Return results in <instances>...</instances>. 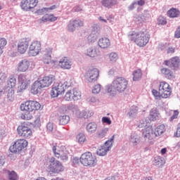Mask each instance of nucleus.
<instances>
[{"label": "nucleus", "mask_w": 180, "mask_h": 180, "mask_svg": "<svg viewBox=\"0 0 180 180\" xmlns=\"http://www.w3.org/2000/svg\"><path fill=\"white\" fill-rule=\"evenodd\" d=\"M129 81L124 77H117L112 82L105 87V92L110 96H115L116 93L123 94L127 89Z\"/></svg>", "instance_id": "1"}, {"label": "nucleus", "mask_w": 180, "mask_h": 180, "mask_svg": "<svg viewBox=\"0 0 180 180\" xmlns=\"http://www.w3.org/2000/svg\"><path fill=\"white\" fill-rule=\"evenodd\" d=\"M20 109L22 112L28 113L22 115L21 119L23 120H32L33 115L30 114V112H33V110H40L41 109V105L37 101H29L22 103L20 106Z\"/></svg>", "instance_id": "2"}, {"label": "nucleus", "mask_w": 180, "mask_h": 180, "mask_svg": "<svg viewBox=\"0 0 180 180\" xmlns=\"http://www.w3.org/2000/svg\"><path fill=\"white\" fill-rule=\"evenodd\" d=\"M128 37L129 40L136 43L139 47L147 46V44L150 41V34L144 32H130Z\"/></svg>", "instance_id": "3"}, {"label": "nucleus", "mask_w": 180, "mask_h": 180, "mask_svg": "<svg viewBox=\"0 0 180 180\" xmlns=\"http://www.w3.org/2000/svg\"><path fill=\"white\" fill-rule=\"evenodd\" d=\"M80 164L84 167H89V168H94L96 167L98 164V160L96 157L92 155L91 152H86L83 153L80 157Z\"/></svg>", "instance_id": "4"}, {"label": "nucleus", "mask_w": 180, "mask_h": 180, "mask_svg": "<svg viewBox=\"0 0 180 180\" xmlns=\"http://www.w3.org/2000/svg\"><path fill=\"white\" fill-rule=\"evenodd\" d=\"M70 88V83L68 82H60L56 83L51 91V96L52 98H57L59 95L64 94L65 89Z\"/></svg>", "instance_id": "5"}, {"label": "nucleus", "mask_w": 180, "mask_h": 180, "mask_svg": "<svg viewBox=\"0 0 180 180\" xmlns=\"http://www.w3.org/2000/svg\"><path fill=\"white\" fill-rule=\"evenodd\" d=\"M48 163V169L51 172H53V174H59V172L64 171V166H63L61 162L56 160L54 157L49 158Z\"/></svg>", "instance_id": "6"}, {"label": "nucleus", "mask_w": 180, "mask_h": 180, "mask_svg": "<svg viewBox=\"0 0 180 180\" xmlns=\"http://www.w3.org/2000/svg\"><path fill=\"white\" fill-rule=\"evenodd\" d=\"M114 140H115V135L111 136L110 139L105 141V143L103 146H100L96 150L97 155H99L100 157H105V155L108 154V152L110 151V150L112 149Z\"/></svg>", "instance_id": "7"}, {"label": "nucleus", "mask_w": 180, "mask_h": 180, "mask_svg": "<svg viewBox=\"0 0 180 180\" xmlns=\"http://www.w3.org/2000/svg\"><path fill=\"white\" fill-rule=\"evenodd\" d=\"M81 91H79V89H77V88H74L72 90H68L65 96H64V99L65 101H79V99H81Z\"/></svg>", "instance_id": "8"}, {"label": "nucleus", "mask_w": 180, "mask_h": 180, "mask_svg": "<svg viewBox=\"0 0 180 180\" xmlns=\"http://www.w3.org/2000/svg\"><path fill=\"white\" fill-rule=\"evenodd\" d=\"M26 147H27V141L26 139H18L13 145L10 146L9 150L11 153H19Z\"/></svg>", "instance_id": "9"}, {"label": "nucleus", "mask_w": 180, "mask_h": 180, "mask_svg": "<svg viewBox=\"0 0 180 180\" xmlns=\"http://www.w3.org/2000/svg\"><path fill=\"white\" fill-rule=\"evenodd\" d=\"M18 89L17 92H23V91L27 89V86L30 85V80L26 77V75L21 74L18 78Z\"/></svg>", "instance_id": "10"}, {"label": "nucleus", "mask_w": 180, "mask_h": 180, "mask_svg": "<svg viewBox=\"0 0 180 180\" xmlns=\"http://www.w3.org/2000/svg\"><path fill=\"white\" fill-rule=\"evenodd\" d=\"M41 50V44L39 41H34L29 46L28 54L30 57H36Z\"/></svg>", "instance_id": "11"}, {"label": "nucleus", "mask_w": 180, "mask_h": 180, "mask_svg": "<svg viewBox=\"0 0 180 180\" xmlns=\"http://www.w3.org/2000/svg\"><path fill=\"white\" fill-rule=\"evenodd\" d=\"M160 94H162V98L167 99L171 96V87L169 84L165 82H160L159 85Z\"/></svg>", "instance_id": "12"}, {"label": "nucleus", "mask_w": 180, "mask_h": 180, "mask_svg": "<svg viewBox=\"0 0 180 180\" xmlns=\"http://www.w3.org/2000/svg\"><path fill=\"white\" fill-rule=\"evenodd\" d=\"M17 131L18 134L19 136H21V137H25V139H30V137H32V129L29 127L25 125V124L18 126Z\"/></svg>", "instance_id": "13"}, {"label": "nucleus", "mask_w": 180, "mask_h": 180, "mask_svg": "<svg viewBox=\"0 0 180 180\" xmlns=\"http://www.w3.org/2000/svg\"><path fill=\"white\" fill-rule=\"evenodd\" d=\"M142 137L146 141H148L149 143H151V140L155 138L152 126L142 129Z\"/></svg>", "instance_id": "14"}, {"label": "nucleus", "mask_w": 180, "mask_h": 180, "mask_svg": "<svg viewBox=\"0 0 180 180\" xmlns=\"http://www.w3.org/2000/svg\"><path fill=\"white\" fill-rule=\"evenodd\" d=\"M99 77V70L97 68L89 70L85 75V78L89 82H96Z\"/></svg>", "instance_id": "15"}, {"label": "nucleus", "mask_w": 180, "mask_h": 180, "mask_svg": "<svg viewBox=\"0 0 180 180\" xmlns=\"http://www.w3.org/2000/svg\"><path fill=\"white\" fill-rule=\"evenodd\" d=\"M37 6V0H22L20 3V7L22 11H30Z\"/></svg>", "instance_id": "16"}, {"label": "nucleus", "mask_w": 180, "mask_h": 180, "mask_svg": "<svg viewBox=\"0 0 180 180\" xmlns=\"http://www.w3.org/2000/svg\"><path fill=\"white\" fill-rule=\"evenodd\" d=\"M13 47H15L20 54H25V51L29 49V41L25 39H21L18 41L17 46L14 45Z\"/></svg>", "instance_id": "17"}, {"label": "nucleus", "mask_w": 180, "mask_h": 180, "mask_svg": "<svg viewBox=\"0 0 180 180\" xmlns=\"http://www.w3.org/2000/svg\"><path fill=\"white\" fill-rule=\"evenodd\" d=\"M52 150L56 158H60L62 161H67V160H68V152H67V150H58V146H53Z\"/></svg>", "instance_id": "18"}, {"label": "nucleus", "mask_w": 180, "mask_h": 180, "mask_svg": "<svg viewBox=\"0 0 180 180\" xmlns=\"http://www.w3.org/2000/svg\"><path fill=\"white\" fill-rule=\"evenodd\" d=\"M84 26V21L80 20H75L69 22L67 26L68 32H75L77 27H82Z\"/></svg>", "instance_id": "19"}, {"label": "nucleus", "mask_w": 180, "mask_h": 180, "mask_svg": "<svg viewBox=\"0 0 180 180\" xmlns=\"http://www.w3.org/2000/svg\"><path fill=\"white\" fill-rule=\"evenodd\" d=\"M30 67V61L27 59L21 60L17 65V71L18 72H26Z\"/></svg>", "instance_id": "20"}, {"label": "nucleus", "mask_w": 180, "mask_h": 180, "mask_svg": "<svg viewBox=\"0 0 180 180\" xmlns=\"http://www.w3.org/2000/svg\"><path fill=\"white\" fill-rule=\"evenodd\" d=\"M51 53H53V49L48 48L44 52L43 61L44 64H50L53 63V64H58L57 60H51Z\"/></svg>", "instance_id": "21"}, {"label": "nucleus", "mask_w": 180, "mask_h": 180, "mask_svg": "<svg viewBox=\"0 0 180 180\" xmlns=\"http://www.w3.org/2000/svg\"><path fill=\"white\" fill-rule=\"evenodd\" d=\"M129 144L132 146V147H136V146L140 144V141H141V137L140 134L133 132L131 134L129 138Z\"/></svg>", "instance_id": "22"}, {"label": "nucleus", "mask_w": 180, "mask_h": 180, "mask_svg": "<svg viewBox=\"0 0 180 180\" xmlns=\"http://www.w3.org/2000/svg\"><path fill=\"white\" fill-rule=\"evenodd\" d=\"M58 63L59 67L63 70H71V68L72 67V62L65 57L62 58Z\"/></svg>", "instance_id": "23"}, {"label": "nucleus", "mask_w": 180, "mask_h": 180, "mask_svg": "<svg viewBox=\"0 0 180 180\" xmlns=\"http://www.w3.org/2000/svg\"><path fill=\"white\" fill-rule=\"evenodd\" d=\"M54 79H55L54 76L50 75V76L44 77L42 79H40L39 82L42 85V88H47L53 84V82H54Z\"/></svg>", "instance_id": "24"}, {"label": "nucleus", "mask_w": 180, "mask_h": 180, "mask_svg": "<svg viewBox=\"0 0 180 180\" xmlns=\"http://www.w3.org/2000/svg\"><path fill=\"white\" fill-rule=\"evenodd\" d=\"M43 86L41 85V83H40L39 80L35 81L32 87H31V94H33V95H37V94H39V92H41V89H43Z\"/></svg>", "instance_id": "25"}, {"label": "nucleus", "mask_w": 180, "mask_h": 180, "mask_svg": "<svg viewBox=\"0 0 180 180\" xmlns=\"http://www.w3.org/2000/svg\"><path fill=\"white\" fill-rule=\"evenodd\" d=\"M165 64L171 68H178L179 66V58L178 56L172 58L169 60H165Z\"/></svg>", "instance_id": "26"}, {"label": "nucleus", "mask_w": 180, "mask_h": 180, "mask_svg": "<svg viewBox=\"0 0 180 180\" xmlns=\"http://www.w3.org/2000/svg\"><path fill=\"white\" fill-rule=\"evenodd\" d=\"M98 44L101 49H109L110 47V39L108 37L100 38Z\"/></svg>", "instance_id": "27"}, {"label": "nucleus", "mask_w": 180, "mask_h": 180, "mask_svg": "<svg viewBox=\"0 0 180 180\" xmlns=\"http://www.w3.org/2000/svg\"><path fill=\"white\" fill-rule=\"evenodd\" d=\"M99 54H101L99 49L95 47L89 48L85 52V55L88 57H98Z\"/></svg>", "instance_id": "28"}, {"label": "nucleus", "mask_w": 180, "mask_h": 180, "mask_svg": "<svg viewBox=\"0 0 180 180\" xmlns=\"http://www.w3.org/2000/svg\"><path fill=\"white\" fill-rule=\"evenodd\" d=\"M86 130L89 134H94L98 130V124L96 122H89L86 127Z\"/></svg>", "instance_id": "29"}, {"label": "nucleus", "mask_w": 180, "mask_h": 180, "mask_svg": "<svg viewBox=\"0 0 180 180\" xmlns=\"http://www.w3.org/2000/svg\"><path fill=\"white\" fill-rule=\"evenodd\" d=\"M101 5H103L104 8L110 9V8L115 6V5H117V0H102Z\"/></svg>", "instance_id": "30"}, {"label": "nucleus", "mask_w": 180, "mask_h": 180, "mask_svg": "<svg viewBox=\"0 0 180 180\" xmlns=\"http://www.w3.org/2000/svg\"><path fill=\"white\" fill-rule=\"evenodd\" d=\"M136 126L139 129H147V127H151V124H150V120L145 119L139 121Z\"/></svg>", "instance_id": "31"}, {"label": "nucleus", "mask_w": 180, "mask_h": 180, "mask_svg": "<svg viewBox=\"0 0 180 180\" xmlns=\"http://www.w3.org/2000/svg\"><path fill=\"white\" fill-rule=\"evenodd\" d=\"M160 117V112H158V110L157 108H153L150 111V119L153 122H155V120H157Z\"/></svg>", "instance_id": "32"}, {"label": "nucleus", "mask_w": 180, "mask_h": 180, "mask_svg": "<svg viewBox=\"0 0 180 180\" xmlns=\"http://www.w3.org/2000/svg\"><path fill=\"white\" fill-rule=\"evenodd\" d=\"M165 131V125L160 124L158 126L154 131L155 137H158V136H161Z\"/></svg>", "instance_id": "33"}, {"label": "nucleus", "mask_w": 180, "mask_h": 180, "mask_svg": "<svg viewBox=\"0 0 180 180\" xmlns=\"http://www.w3.org/2000/svg\"><path fill=\"white\" fill-rule=\"evenodd\" d=\"M164 164H165V160H164L163 158H161L160 156H157L153 160V165H155V167H162Z\"/></svg>", "instance_id": "34"}, {"label": "nucleus", "mask_w": 180, "mask_h": 180, "mask_svg": "<svg viewBox=\"0 0 180 180\" xmlns=\"http://www.w3.org/2000/svg\"><path fill=\"white\" fill-rule=\"evenodd\" d=\"M41 22H56L57 20V17H55L54 15L46 14L41 18Z\"/></svg>", "instance_id": "35"}, {"label": "nucleus", "mask_w": 180, "mask_h": 180, "mask_svg": "<svg viewBox=\"0 0 180 180\" xmlns=\"http://www.w3.org/2000/svg\"><path fill=\"white\" fill-rule=\"evenodd\" d=\"M15 86H16V78L15 77V75H11L8 77L7 88H11V89H13Z\"/></svg>", "instance_id": "36"}, {"label": "nucleus", "mask_w": 180, "mask_h": 180, "mask_svg": "<svg viewBox=\"0 0 180 180\" xmlns=\"http://www.w3.org/2000/svg\"><path fill=\"white\" fill-rule=\"evenodd\" d=\"M167 15L169 18H179L180 11L176 8H171L167 11Z\"/></svg>", "instance_id": "37"}, {"label": "nucleus", "mask_w": 180, "mask_h": 180, "mask_svg": "<svg viewBox=\"0 0 180 180\" xmlns=\"http://www.w3.org/2000/svg\"><path fill=\"white\" fill-rule=\"evenodd\" d=\"M4 89L6 92H8L7 99L12 102V101H13V98H15V91L13 90V89H11L9 87H6Z\"/></svg>", "instance_id": "38"}, {"label": "nucleus", "mask_w": 180, "mask_h": 180, "mask_svg": "<svg viewBox=\"0 0 180 180\" xmlns=\"http://www.w3.org/2000/svg\"><path fill=\"white\" fill-rule=\"evenodd\" d=\"M161 72L166 78H167V79H172V78H174V74L168 68L162 69Z\"/></svg>", "instance_id": "39"}, {"label": "nucleus", "mask_w": 180, "mask_h": 180, "mask_svg": "<svg viewBox=\"0 0 180 180\" xmlns=\"http://www.w3.org/2000/svg\"><path fill=\"white\" fill-rule=\"evenodd\" d=\"M133 81H139L141 79V77H143V73L141 72V70L138 69L133 72Z\"/></svg>", "instance_id": "40"}, {"label": "nucleus", "mask_w": 180, "mask_h": 180, "mask_svg": "<svg viewBox=\"0 0 180 180\" xmlns=\"http://www.w3.org/2000/svg\"><path fill=\"white\" fill-rule=\"evenodd\" d=\"M137 112H139L137 107L133 106L128 112L127 115L130 119H133L137 116Z\"/></svg>", "instance_id": "41"}, {"label": "nucleus", "mask_w": 180, "mask_h": 180, "mask_svg": "<svg viewBox=\"0 0 180 180\" xmlns=\"http://www.w3.org/2000/svg\"><path fill=\"white\" fill-rule=\"evenodd\" d=\"M60 124L64 126L65 124H68L70 123V116L68 115H60L58 118Z\"/></svg>", "instance_id": "42"}, {"label": "nucleus", "mask_w": 180, "mask_h": 180, "mask_svg": "<svg viewBox=\"0 0 180 180\" xmlns=\"http://www.w3.org/2000/svg\"><path fill=\"white\" fill-rule=\"evenodd\" d=\"M108 131H109V129L103 128L97 131L96 136L97 139H103V137L106 136Z\"/></svg>", "instance_id": "43"}, {"label": "nucleus", "mask_w": 180, "mask_h": 180, "mask_svg": "<svg viewBox=\"0 0 180 180\" xmlns=\"http://www.w3.org/2000/svg\"><path fill=\"white\" fill-rule=\"evenodd\" d=\"M6 174H8L9 180L19 179V178L18 177V174H16V172H15V171L11 172V171L6 170Z\"/></svg>", "instance_id": "44"}, {"label": "nucleus", "mask_w": 180, "mask_h": 180, "mask_svg": "<svg viewBox=\"0 0 180 180\" xmlns=\"http://www.w3.org/2000/svg\"><path fill=\"white\" fill-rule=\"evenodd\" d=\"M76 140H77L79 144H84L86 141V137L85 134L80 133L77 136Z\"/></svg>", "instance_id": "45"}, {"label": "nucleus", "mask_w": 180, "mask_h": 180, "mask_svg": "<svg viewBox=\"0 0 180 180\" xmlns=\"http://www.w3.org/2000/svg\"><path fill=\"white\" fill-rule=\"evenodd\" d=\"M98 37H99V35L94 32H91L87 37V40L89 43H94L96 41V39H98Z\"/></svg>", "instance_id": "46"}, {"label": "nucleus", "mask_w": 180, "mask_h": 180, "mask_svg": "<svg viewBox=\"0 0 180 180\" xmlns=\"http://www.w3.org/2000/svg\"><path fill=\"white\" fill-rule=\"evenodd\" d=\"M91 33H94L95 34L100 35L101 34V27L98 24H94L91 26Z\"/></svg>", "instance_id": "47"}, {"label": "nucleus", "mask_w": 180, "mask_h": 180, "mask_svg": "<svg viewBox=\"0 0 180 180\" xmlns=\"http://www.w3.org/2000/svg\"><path fill=\"white\" fill-rule=\"evenodd\" d=\"M171 113L172 115L169 119V122H174L175 119H178V116H179V111L178 110H171Z\"/></svg>", "instance_id": "48"}, {"label": "nucleus", "mask_w": 180, "mask_h": 180, "mask_svg": "<svg viewBox=\"0 0 180 180\" xmlns=\"http://www.w3.org/2000/svg\"><path fill=\"white\" fill-rule=\"evenodd\" d=\"M109 59L112 63H116L119 59V56H117V53L112 52L109 54Z\"/></svg>", "instance_id": "49"}, {"label": "nucleus", "mask_w": 180, "mask_h": 180, "mask_svg": "<svg viewBox=\"0 0 180 180\" xmlns=\"http://www.w3.org/2000/svg\"><path fill=\"white\" fill-rule=\"evenodd\" d=\"M101 84H98L93 86L92 92L93 94H99L101 92Z\"/></svg>", "instance_id": "50"}, {"label": "nucleus", "mask_w": 180, "mask_h": 180, "mask_svg": "<svg viewBox=\"0 0 180 180\" xmlns=\"http://www.w3.org/2000/svg\"><path fill=\"white\" fill-rule=\"evenodd\" d=\"M152 94L153 96H155V99H158L159 98H162V94H160V89H159V91H158L155 89L152 90Z\"/></svg>", "instance_id": "51"}, {"label": "nucleus", "mask_w": 180, "mask_h": 180, "mask_svg": "<svg viewBox=\"0 0 180 180\" xmlns=\"http://www.w3.org/2000/svg\"><path fill=\"white\" fill-rule=\"evenodd\" d=\"M158 25H167V20L162 16L159 17L158 18Z\"/></svg>", "instance_id": "52"}, {"label": "nucleus", "mask_w": 180, "mask_h": 180, "mask_svg": "<svg viewBox=\"0 0 180 180\" xmlns=\"http://www.w3.org/2000/svg\"><path fill=\"white\" fill-rule=\"evenodd\" d=\"M101 122L103 123H105V124H112V120H110V118L108 117H103Z\"/></svg>", "instance_id": "53"}, {"label": "nucleus", "mask_w": 180, "mask_h": 180, "mask_svg": "<svg viewBox=\"0 0 180 180\" xmlns=\"http://www.w3.org/2000/svg\"><path fill=\"white\" fill-rule=\"evenodd\" d=\"M8 44V41L5 38H0V49H4Z\"/></svg>", "instance_id": "54"}, {"label": "nucleus", "mask_w": 180, "mask_h": 180, "mask_svg": "<svg viewBox=\"0 0 180 180\" xmlns=\"http://www.w3.org/2000/svg\"><path fill=\"white\" fill-rule=\"evenodd\" d=\"M46 12H49V8H43L39 10H37L36 13H37V15H44Z\"/></svg>", "instance_id": "55"}, {"label": "nucleus", "mask_w": 180, "mask_h": 180, "mask_svg": "<svg viewBox=\"0 0 180 180\" xmlns=\"http://www.w3.org/2000/svg\"><path fill=\"white\" fill-rule=\"evenodd\" d=\"M46 129L49 132H51L54 129V125L53 124V123L49 122L46 125Z\"/></svg>", "instance_id": "56"}, {"label": "nucleus", "mask_w": 180, "mask_h": 180, "mask_svg": "<svg viewBox=\"0 0 180 180\" xmlns=\"http://www.w3.org/2000/svg\"><path fill=\"white\" fill-rule=\"evenodd\" d=\"M72 162L74 165H77L79 164V162H81V158H78L77 157L73 158L72 160Z\"/></svg>", "instance_id": "57"}, {"label": "nucleus", "mask_w": 180, "mask_h": 180, "mask_svg": "<svg viewBox=\"0 0 180 180\" xmlns=\"http://www.w3.org/2000/svg\"><path fill=\"white\" fill-rule=\"evenodd\" d=\"M88 102L89 103H96L98 99H96V98L92 96V97H89L88 99H87Z\"/></svg>", "instance_id": "58"}, {"label": "nucleus", "mask_w": 180, "mask_h": 180, "mask_svg": "<svg viewBox=\"0 0 180 180\" xmlns=\"http://www.w3.org/2000/svg\"><path fill=\"white\" fill-rule=\"evenodd\" d=\"M175 53V48L174 47H169L167 49V54H174Z\"/></svg>", "instance_id": "59"}, {"label": "nucleus", "mask_w": 180, "mask_h": 180, "mask_svg": "<svg viewBox=\"0 0 180 180\" xmlns=\"http://www.w3.org/2000/svg\"><path fill=\"white\" fill-rule=\"evenodd\" d=\"M174 36H175V37L176 39H179L180 38V26L176 30Z\"/></svg>", "instance_id": "60"}, {"label": "nucleus", "mask_w": 180, "mask_h": 180, "mask_svg": "<svg viewBox=\"0 0 180 180\" xmlns=\"http://www.w3.org/2000/svg\"><path fill=\"white\" fill-rule=\"evenodd\" d=\"M165 47H166L165 44H159L158 49V50H160L161 51H162L165 50Z\"/></svg>", "instance_id": "61"}, {"label": "nucleus", "mask_w": 180, "mask_h": 180, "mask_svg": "<svg viewBox=\"0 0 180 180\" xmlns=\"http://www.w3.org/2000/svg\"><path fill=\"white\" fill-rule=\"evenodd\" d=\"M6 78V75L0 70V81H4Z\"/></svg>", "instance_id": "62"}, {"label": "nucleus", "mask_w": 180, "mask_h": 180, "mask_svg": "<svg viewBox=\"0 0 180 180\" xmlns=\"http://www.w3.org/2000/svg\"><path fill=\"white\" fill-rule=\"evenodd\" d=\"M82 115L81 116H82V117H84V119H87V117H88V111L82 110Z\"/></svg>", "instance_id": "63"}, {"label": "nucleus", "mask_w": 180, "mask_h": 180, "mask_svg": "<svg viewBox=\"0 0 180 180\" xmlns=\"http://www.w3.org/2000/svg\"><path fill=\"white\" fill-rule=\"evenodd\" d=\"M175 136L176 137H180V125L177 127Z\"/></svg>", "instance_id": "64"}]
</instances>
